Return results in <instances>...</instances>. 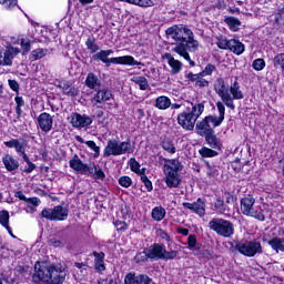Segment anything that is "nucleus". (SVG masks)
Returning a JSON list of instances; mask_svg holds the SVG:
<instances>
[{
    "label": "nucleus",
    "instance_id": "obj_1",
    "mask_svg": "<svg viewBox=\"0 0 284 284\" xmlns=\"http://www.w3.org/2000/svg\"><path fill=\"white\" fill-rule=\"evenodd\" d=\"M166 37L173 42L172 51L182 57L192 68L196 63L190 57V52H197L201 43L194 39V32L185 24H175L166 29Z\"/></svg>",
    "mask_w": 284,
    "mask_h": 284
},
{
    "label": "nucleus",
    "instance_id": "obj_2",
    "mask_svg": "<svg viewBox=\"0 0 284 284\" xmlns=\"http://www.w3.org/2000/svg\"><path fill=\"white\" fill-rule=\"evenodd\" d=\"M214 90L222 100L223 105L230 108V110H235L236 105H234V101H239L243 99V91H241V85L239 84V80L231 83V87L225 85V80L223 78H217L214 82Z\"/></svg>",
    "mask_w": 284,
    "mask_h": 284
},
{
    "label": "nucleus",
    "instance_id": "obj_3",
    "mask_svg": "<svg viewBox=\"0 0 284 284\" xmlns=\"http://www.w3.org/2000/svg\"><path fill=\"white\" fill-rule=\"evenodd\" d=\"M216 108L219 116L207 115L202 121L197 122L195 129L200 136H206L207 134H213L214 128H219L223 121H225V104L221 101L216 102Z\"/></svg>",
    "mask_w": 284,
    "mask_h": 284
},
{
    "label": "nucleus",
    "instance_id": "obj_4",
    "mask_svg": "<svg viewBox=\"0 0 284 284\" xmlns=\"http://www.w3.org/2000/svg\"><path fill=\"white\" fill-rule=\"evenodd\" d=\"M187 112H182L178 115V123L183 130L192 131L199 116L205 112V102H191V110L187 108Z\"/></svg>",
    "mask_w": 284,
    "mask_h": 284
},
{
    "label": "nucleus",
    "instance_id": "obj_5",
    "mask_svg": "<svg viewBox=\"0 0 284 284\" xmlns=\"http://www.w3.org/2000/svg\"><path fill=\"white\" fill-rule=\"evenodd\" d=\"M164 182L168 187H179L181 185V174L183 164L178 159H164Z\"/></svg>",
    "mask_w": 284,
    "mask_h": 284
},
{
    "label": "nucleus",
    "instance_id": "obj_6",
    "mask_svg": "<svg viewBox=\"0 0 284 284\" xmlns=\"http://www.w3.org/2000/svg\"><path fill=\"white\" fill-rule=\"evenodd\" d=\"M113 52L114 51L112 49L101 50L100 52H98L93 55V59H95L98 61H102V63H105L106 68H110L111 63H114L115 65H143V63H141L140 61H136L134 59V57H132V55L108 58Z\"/></svg>",
    "mask_w": 284,
    "mask_h": 284
},
{
    "label": "nucleus",
    "instance_id": "obj_7",
    "mask_svg": "<svg viewBox=\"0 0 284 284\" xmlns=\"http://www.w3.org/2000/svg\"><path fill=\"white\" fill-rule=\"evenodd\" d=\"M240 210L244 216L256 219V221H265L263 209L260 205H256V199L252 195H246L241 199Z\"/></svg>",
    "mask_w": 284,
    "mask_h": 284
},
{
    "label": "nucleus",
    "instance_id": "obj_8",
    "mask_svg": "<svg viewBox=\"0 0 284 284\" xmlns=\"http://www.w3.org/2000/svg\"><path fill=\"white\" fill-rule=\"evenodd\" d=\"M146 254L150 261H174L179 256L178 251H168L165 245L159 243L146 247Z\"/></svg>",
    "mask_w": 284,
    "mask_h": 284
},
{
    "label": "nucleus",
    "instance_id": "obj_9",
    "mask_svg": "<svg viewBox=\"0 0 284 284\" xmlns=\"http://www.w3.org/2000/svg\"><path fill=\"white\" fill-rule=\"evenodd\" d=\"M134 149L132 144L128 141L120 142L118 140H109L103 150V156H121V154H132Z\"/></svg>",
    "mask_w": 284,
    "mask_h": 284
},
{
    "label": "nucleus",
    "instance_id": "obj_10",
    "mask_svg": "<svg viewBox=\"0 0 284 284\" xmlns=\"http://www.w3.org/2000/svg\"><path fill=\"white\" fill-rule=\"evenodd\" d=\"M209 227L212 232H215L217 236H223V239L234 236V223L229 220L214 217L209 222Z\"/></svg>",
    "mask_w": 284,
    "mask_h": 284
},
{
    "label": "nucleus",
    "instance_id": "obj_11",
    "mask_svg": "<svg viewBox=\"0 0 284 284\" xmlns=\"http://www.w3.org/2000/svg\"><path fill=\"white\" fill-rule=\"evenodd\" d=\"M235 250L248 258L256 256V254H263V246L261 245V242L257 241L237 242L235 244Z\"/></svg>",
    "mask_w": 284,
    "mask_h": 284
},
{
    "label": "nucleus",
    "instance_id": "obj_12",
    "mask_svg": "<svg viewBox=\"0 0 284 284\" xmlns=\"http://www.w3.org/2000/svg\"><path fill=\"white\" fill-rule=\"evenodd\" d=\"M41 217L47 221H65L68 219V209L57 205L53 209H43Z\"/></svg>",
    "mask_w": 284,
    "mask_h": 284
},
{
    "label": "nucleus",
    "instance_id": "obj_13",
    "mask_svg": "<svg viewBox=\"0 0 284 284\" xmlns=\"http://www.w3.org/2000/svg\"><path fill=\"white\" fill-rule=\"evenodd\" d=\"M69 165L71 170H74L78 174L84 175L92 174L94 168V163L85 164L77 154L69 161Z\"/></svg>",
    "mask_w": 284,
    "mask_h": 284
},
{
    "label": "nucleus",
    "instance_id": "obj_14",
    "mask_svg": "<svg viewBox=\"0 0 284 284\" xmlns=\"http://www.w3.org/2000/svg\"><path fill=\"white\" fill-rule=\"evenodd\" d=\"M68 121L72 128H75L77 130H83L92 125V118L87 114L81 115L80 113H71Z\"/></svg>",
    "mask_w": 284,
    "mask_h": 284
},
{
    "label": "nucleus",
    "instance_id": "obj_15",
    "mask_svg": "<svg viewBox=\"0 0 284 284\" xmlns=\"http://www.w3.org/2000/svg\"><path fill=\"white\" fill-rule=\"evenodd\" d=\"M111 99H112V91H110L105 87H102L95 90V93L91 98V103L93 108H101L103 103H105L106 101H110Z\"/></svg>",
    "mask_w": 284,
    "mask_h": 284
},
{
    "label": "nucleus",
    "instance_id": "obj_16",
    "mask_svg": "<svg viewBox=\"0 0 284 284\" xmlns=\"http://www.w3.org/2000/svg\"><path fill=\"white\" fill-rule=\"evenodd\" d=\"M182 205L183 207H185L186 210H190L194 214H197L200 216H205V202L201 197H199L193 203L183 202Z\"/></svg>",
    "mask_w": 284,
    "mask_h": 284
},
{
    "label": "nucleus",
    "instance_id": "obj_17",
    "mask_svg": "<svg viewBox=\"0 0 284 284\" xmlns=\"http://www.w3.org/2000/svg\"><path fill=\"white\" fill-rule=\"evenodd\" d=\"M53 123L54 120L48 112H43L38 116V126L42 132H50V130H52Z\"/></svg>",
    "mask_w": 284,
    "mask_h": 284
},
{
    "label": "nucleus",
    "instance_id": "obj_18",
    "mask_svg": "<svg viewBox=\"0 0 284 284\" xmlns=\"http://www.w3.org/2000/svg\"><path fill=\"white\" fill-rule=\"evenodd\" d=\"M55 85L62 90L63 94H67V97H77V94H79V89L73 87L70 81L59 80L55 82Z\"/></svg>",
    "mask_w": 284,
    "mask_h": 284
},
{
    "label": "nucleus",
    "instance_id": "obj_19",
    "mask_svg": "<svg viewBox=\"0 0 284 284\" xmlns=\"http://www.w3.org/2000/svg\"><path fill=\"white\" fill-rule=\"evenodd\" d=\"M163 59L166 61L168 65L171 68V74H179L183 70V62L174 59L171 53H165Z\"/></svg>",
    "mask_w": 284,
    "mask_h": 284
},
{
    "label": "nucleus",
    "instance_id": "obj_20",
    "mask_svg": "<svg viewBox=\"0 0 284 284\" xmlns=\"http://www.w3.org/2000/svg\"><path fill=\"white\" fill-rule=\"evenodd\" d=\"M278 234L283 237H273L268 241L270 247H272L276 254H278V252H284V229H280Z\"/></svg>",
    "mask_w": 284,
    "mask_h": 284
},
{
    "label": "nucleus",
    "instance_id": "obj_21",
    "mask_svg": "<svg viewBox=\"0 0 284 284\" xmlns=\"http://www.w3.org/2000/svg\"><path fill=\"white\" fill-rule=\"evenodd\" d=\"M6 148H14L16 152L24 158L26 154V143L19 141V139H11L10 141L4 142Z\"/></svg>",
    "mask_w": 284,
    "mask_h": 284
},
{
    "label": "nucleus",
    "instance_id": "obj_22",
    "mask_svg": "<svg viewBox=\"0 0 284 284\" xmlns=\"http://www.w3.org/2000/svg\"><path fill=\"white\" fill-rule=\"evenodd\" d=\"M95 272H105V253L93 252Z\"/></svg>",
    "mask_w": 284,
    "mask_h": 284
},
{
    "label": "nucleus",
    "instance_id": "obj_23",
    "mask_svg": "<svg viewBox=\"0 0 284 284\" xmlns=\"http://www.w3.org/2000/svg\"><path fill=\"white\" fill-rule=\"evenodd\" d=\"M2 163L8 172H14L16 170H19V161L13 159L10 154H6L2 158Z\"/></svg>",
    "mask_w": 284,
    "mask_h": 284
},
{
    "label": "nucleus",
    "instance_id": "obj_24",
    "mask_svg": "<svg viewBox=\"0 0 284 284\" xmlns=\"http://www.w3.org/2000/svg\"><path fill=\"white\" fill-rule=\"evenodd\" d=\"M85 85L89 87L90 90H94V92L103 88V85L101 84V80L94 73L88 74L85 79Z\"/></svg>",
    "mask_w": 284,
    "mask_h": 284
},
{
    "label": "nucleus",
    "instance_id": "obj_25",
    "mask_svg": "<svg viewBox=\"0 0 284 284\" xmlns=\"http://www.w3.org/2000/svg\"><path fill=\"white\" fill-rule=\"evenodd\" d=\"M233 54H243L245 52V44L243 42L236 40V39H231L229 40V49Z\"/></svg>",
    "mask_w": 284,
    "mask_h": 284
},
{
    "label": "nucleus",
    "instance_id": "obj_26",
    "mask_svg": "<svg viewBox=\"0 0 284 284\" xmlns=\"http://www.w3.org/2000/svg\"><path fill=\"white\" fill-rule=\"evenodd\" d=\"M75 141H78L79 143H85V145H88V148H90V150L94 152V159H99V155L101 154V148L97 145L95 141H85L81 138V135H77Z\"/></svg>",
    "mask_w": 284,
    "mask_h": 284
},
{
    "label": "nucleus",
    "instance_id": "obj_27",
    "mask_svg": "<svg viewBox=\"0 0 284 284\" xmlns=\"http://www.w3.org/2000/svg\"><path fill=\"white\" fill-rule=\"evenodd\" d=\"M172 105V100L165 95H161L155 100V108L158 110H168Z\"/></svg>",
    "mask_w": 284,
    "mask_h": 284
},
{
    "label": "nucleus",
    "instance_id": "obj_28",
    "mask_svg": "<svg viewBox=\"0 0 284 284\" xmlns=\"http://www.w3.org/2000/svg\"><path fill=\"white\" fill-rule=\"evenodd\" d=\"M204 136L210 148H213V150H221V140L216 138V134H214V132L209 133L207 135H204Z\"/></svg>",
    "mask_w": 284,
    "mask_h": 284
},
{
    "label": "nucleus",
    "instance_id": "obj_29",
    "mask_svg": "<svg viewBox=\"0 0 284 284\" xmlns=\"http://www.w3.org/2000/svg\"><path fill=\"white\" fill-rule=\"evenodd\" d=\"M131 81L135 83V85H139L140 90H148L150 88V83H148V78L136 75L131 78Z\"/></svg>",
    "mask_w": 284,
    "mask_h": 284
},
{
    "label": "nucleus",
    "instance_id": "obj_30",
    "mask_svg": "<svg viewBox=\"0 0 284 284\" xmlns=\"http://www.w3.org/2000/svg\"><path fill=\"white\" fill-rule=\"evenodd\" d=\"M151 216L154 221H163L165 219V209L163 206H155L152 210Z\"/></svg>",
    "mask_w": 284,
    "mask_h": 284
},
{
    "label": "nucleus",
    "instance_id": "obj_31",
    "mask_svg": "<svg viewBox=\"0 0 284 284\" xmlns=\"http://www.w3.org/2000/svg\"><path fill=\"white\" fill-rule=\"evenodd\" d=\"M214 207L216 212H219V214H225V212H230V209L227 207V205L225 204V201H223L221 196H217L214 203Z\"/></svg>",
    "mask_w": 284,
    "mask_h": 284
},
{
    "label": "nucleus",
    "instance_id": "obj_32",
    "mask_svg": "<svg viewBox=\"0 0 284 284\" xmlns=\"http://www.w3.org/2000/svg\"><path fill=\"white\" fill-rule=\"evenodd\" d=\"M129 165L132 172H135V174H140L142 176L145 174V169H141V164L134 159H130Z\"/></svg>",
    "mask_w": 284,
    "mask_h": 284
},
{
    "label": "nucleus",
    "instance_id": "obj_33",
    "mask_svg": "<svg viewBox=\"0 0 284 284\" xmlns=\"http://www.w3.org/2000/svg\"><path fill=\"white\" fill-rule=\"evenodd\" d=\"M0 224L10 232V213L8 211H0Z\"/></svg>",
    "mask_w": 284,
    "mask_h": 284
},
{
    "label": "nucleus",
    "instance_id": "obj_34",
    "mask_svg": "<svg viewBox=\"0 0 284 284\" xmlns=\"http://www.w3.org/2000/svg\"><path fill=\"white\" fill-rule=\"evenodd\" d=\"M126 3H132L133 6H139L140 8H152L154 6V1L152 0H122Z\"/></svg>",
    "mask_w": 284,
    "mask_h": 284
},
{
    "label": "nucleus",
    "instance_id": "obj_35",
    "mask_svg": "<svg viewBox=\"0 0 284 284\" xmlns=\"http://www.w3.org/2000/svg\"><path fill=\"white\" fill-rule=\"evenodd\" d=\"M224 21L229 26L230 30H232L233 32H236V30H239V27L241 26V20L234 17H227L224 19Z\"/></svg>",
    "mask_w": 284,
    "mask_h": 284
},
{
    "label": "nucleus",
    "instance_id": "obj_36",
    "mask_svg": "<svg viewBox=\"0 0 284 284\" xmlns=\"http://www.w3.org/2000/svg\"><path fill=\"white\" fill-rule=\"evenodd\" d=\"M48 54V49H36L31 52L30 59L31 61H39V59H43Z\"/></svg>",
    "mask_w": 284,
    "mask_h": 284
},
{
    "label": "nucleus",
    "instance_id": "obj_37",
    "mask_svg": "<svg viewBox=\"0 0 284 284\" xmlns=\"http://www.w3.org/2000/svg\"><path fill=\"white\" fill-rule=\"evenodd\" d=\"M200 154L201 156H203L204 159H212L214 156H217L219 155V152L212 150V149H209V148H202L200 150Z\"/></svg>",
    "mask_w": 284,
    "mask_h": 284
},
{
    "label": "nucleus",
    "instance_id": "obj_38",
    "mask_svg": "<svg viewBox=\"0 0 284 284\" xmlns=\"http://www.w3.org/2000/svg\"><path fill=\"white\" fill-rule=\"evenodd\" d=\"M85 45L88 48V50H90V52L92 54H94V52H99V44L97 43V41L94 39H88L85 41Z\"/></svg>",
    "mask_w": 284,
    "mask_h": 284
},
{
    "label": "nucleus",
    "instance_id": "obj_39",
    "mask_svg": "<svg viewBox=\"0 0 284 284\" xmlns=\"http://www.w3.org/2000/svg\"><path fill=\"white\" fill-rule=\"evenodd\" d=\"M162 148L165 150V152H169V154H174L176 152V148L174 146V143L172 141H163Z\"/></svg>",
    "mask_w": 284,
    "mask_h": 284
},
{
    "label": "nucleus",
    "instance_id": "obj_40",
    "mask_svg": "<svg viewBox=\"0 0 284 284\" xmlns=\"http://www.w3.org/2000/svg\"><path fill=\"white\" fill-rule=\"evenodd\" d=\"M124 284H139V275L136 273H129L124 277Z\"/></svg>",
    "mask_w": 284,
    "mask_h": 284
},
{
    "label": "nucleus",
    "instance_id": "obj_41",
    "mask_svg": "<svg viewBox=\"0 0 284 284\" xmlns=\"http://www.w3.org/2000/svg\"><path fill=\"white\" fill-rule=\"evenodd\" d=\"M217 48H220V50H229L230 48V40L220 37L217 38V42H216Z\"/></svg>",
    "mask_w": 284,
    "mask_h": 284
},
{
    "label": "nucleus",
    "instance_id": "obj_42",
    "mask_svg": "<svg viewBox=\"0 0 284 284\" xmlns=\"http://www.w3.org/2000/svg\"><path fill=\"white\" fill-rule=\"evenodd\" d=\"M150 256L146 253V248H144L143 252L135 255L134 261L135 263H145V261H149Z\"/></svg>",
    "mask_w": 284,
    "mask_h": 284
},
{
    "label": "nucleus",
    "instance_id": "obj_43",
    "mask_svg": "<svg viewBox=\"0 0 284 284\" xmlns=\"http://www.w3.org/2000/svg\"><path fill=\"white\" fill-rule=\"evenodd\" d=\"M119 185H121V187H130L132 185V179L128 175L120 176Z\"/></svg>",
    "mask_w": 284,
    "mask_h": 284
},
{
    "label": "nucleus",
    "instance_id": "obj_44",
    "mask_svg": "<svg viewBox=\"0 0 284 284\" xmlns=\"http://www.w3.org/2000/svg\"><path fill=\"white\" fill-rule=\"evenodd\" d=\"M92 174H94V179H98L99 181H103V179H105V173L103 172V169L97 168L95 164Z\"/></svg>",
    "mask_w": 284,
    "mask_h": 284
},
{
    "label": "nucleus",
    "instance_id": "obj_45",
    "mask_svg": "<svg viewBox=\"0 0 284 284\" xmlns=\"http://www.w3.org/2000/svg\"><path fill=\"white\" fill-rule=\"evenodd\" d=\"M22 159H23V161L27 162V165H28V168L24 170V172L27 174L34 172V170L37 169V165H34V163H32V161H30V158H28V155H24V158H22Z\"/></svg>",
    "mask_w": 284,
    "mask_h": 284
},
{
    "label": "nucleus",
    "instance_id": "obj_46",
    "mask_svg": "<svg viewBox=\"0 0 284 284\" xmlns=\"http://www.w3.org/2000/svg\"><path fill=\"white\" fill-rule=\"evenodd\" d=\"M140 179H141L142 183H144L148 192H152V190H153L152 181H150V179H148V175H145V173H142V175H140Z\"/></svg>",
    "mask_w": 284,
    "mask_h": 284
},
{
    "label": "nucleus",
    "instance_id": "obj_47",
    "mask_svg": "<svg viewBox=\"0 0 284 284\" xmlns=\"http://www.w3.org/2000/svg\"><path fill=\"white\" fill-rule=\"evenodd\" d=\"M253 68L254 70H256L257 72H261V70H263L265 68V60L263 59H256L253 61Z\"/></svg>",
    "mask_w": 284,
    "mask_h": 284
},
{
    "label": "nucleus",
    "instance_id": "obj_48",
    "mask_svg": "<svg viewBox=\"0 0 284 284\" xmlns=\"http://www.w3.org/2000/svg\"><path fill=\"white\" fill-rule=\"evenodd\" d=\"M138 284H154V281L145 274H140Z\"/></svg>",
    "mask_w": 284,
    "mask_h": 284
},
{
    "label": "nucleus",
    "instance_id": "obj_49",
    "mask_svg": "<svg viewBox=\"0 0 284 284\" xmlns=\"http://www.w3.org/2000/svg\"><path fill=\"white\" fill-rule=\"evenodd\" d=\"M0 3L7 9L12 10L17 6V0H0Z\"/></svg>",
    "mask_w": 284,
    "mask_h": 284
},
{
    "label": "nucleus",
    "instance_id": "obj_50",
    "mask_svg": "<svg viewBox=\"0 0 284 284\" xmlns=\"http://www.w3.org/2000/svg\"><path fill=\"white\" fill-rule=\"evenodd\" d=\"M214 70H216V65L207 64L202 72V77H210V74H212V72H214Z\"/></svg>",
    "mask_w": 284,
    "mask_h": 284
},
{
    "label": "nucleus",
    "instance_id": "obj_51",
    "mask_svg": "<svg viewBox=\"0 0 284 284\" xmlns=\"http://www.w3.org/2000/svg\"><path fill=\"white\" fill-rule=\"evenodd\" d=\"M26 203H29V205H33L34 207H39V205H41V200L39 197H29L26 200Z\"/></svg>",
    "mask_w": 284,
    "mask_h": 284
},
{
    "label": "nucleus",
    "instance_id": "obj_52",
    "mask_svg": "<svg viewBox=\"0 0 284 284\" xmlns=\"http://www.w3.org/2000/svg\"><path fill=\"white\" fill-rule=\"evenodd\" d=\"M187 246L189 250H193V247H196V235H190L187 237Z\"/></svg>",
    "mask_w": 284,
    "mask_h": 284
},
{
    "label": "nucleus",
    "instance_id": "obj_53",
    "mask_svg": "<svg viewBox=\"0 0 284 284\" xmlns=\"http://www.w3.org/2000/svg\"><path fill=\"white\" fill-rule=\"evenodd\" d=\"M196 88H207L210 85V82L202 77L199 78V80L195 82Z\"/></svg>",
    "mask_w": 284,
    "mask_h": 284
},
{
    "label": "nucleus",
    "instance_id": "obj_54",
    "mask_svg": "<svg viewBox=\"0 0 284 284\" xmlns=\"http://www.w3.org/2000/svg\"><path fill=\"white\" fill-rule=\"evenodd\" d=\"M200 77H203V74L202 73L194 74L192 72L186 74V79H190V81H192L193 83H196V81L199 80Z\"/></svg>",
    "mask_w": 284,
    "mask_h": 284
},
{
    "label": "nucleus",
    "instance_id": "obj_55",
    "mask_svg": "<svg viewBox=\"0 0 284 284\" xmlns=\"http://www.w3.org/2000/svg\"><path fill=\"white\" fill-rule=\"evenodd\" d=\"M9 88H11L13 92H19V82H17V80H9Z\"/></svg>",
    "mask_w": 284,
    "mask_h": 284
},
{
    "label": "nucleus",
    "instance_id": "obj_56",
    "mask_svg": "<svg viewBox=\"0 0 284 284\" xmlns=\"http://www.w3.org/2000/svg\"><path fill=\"white\" fill-rule=\"evenodd\" d=\"M50 245H52L53 247H63V242H61V240H57V239H51L49 241Z\"/></svg>",
    "mask_w": 284,
    "mask_h": 284
},
{
    "label": "nucleus",
    "instance_id": "obj_57",
    "mask_svg": "<svg viewBox=\"0 0 284 284\" xmlns=\"http://www.w3.org/2000/svg\"><path fill=\"white\" fill-rule=\"evenodd\" d=\"M21 47L24 50V52H28L31 48L30 41H26V39H21Z\"/></svg>",
    "mask_w": 284,
    "mask_h": 284
},
{
    "label": "nucleus",
    "instance_id": "obj_58",
    "mask_svg": "<svg viewBox=\"0 0 284 284\" xmlns=\"http://www.w3.org/2000/svg\"><path fill=\"white\" fill-rule=\"evenodd\" d=\"M14 101L17 103V108H23V105H26V101H23V98L21 97H16Z\"/></svg>",
    "mask_w": 284,
    "mask_h": 284
},
{
    "label": "nucleus",
    "instance_id": "obj_59",
    "mask_svg": "<svg viewBox=\"0 0 284 284\" xmlns=\"http://www.w3.org/2000/svg\"><path fill=\"white\" fill-rule=\"evenodd\" d=\"M14 196H16V199H19L20 201H24L26 202L28 200V197H26V195L21 191H17L14 193Z\"/></svg>",
    "mask_w": 284,
    "mask_h": 284
},
{
    "label": "nucleus",
    "instance_id": "obj_60",
    "mask_svg": "<svg viewBox=\"0 0 284 284\" xmlns=\"http://www.w3.org/2000/svg\"><path fill=\"white\" fill-rule=\"evenodd\" d=\"M159 236L162 237L164 241H170V235L163 230L159 231Z\"/></svg>",
    "mask_w": 284,
    "mask_h": 284
},
{
    "label": "nucleus",
    "instance_id": "obj_61",
    "mask_svg": "<svg viewBox=\"0 0 284 284\" xmlns=\"http://www.w3.org/2000/svg\"><path fill=\"white\" fill-rule=\"evenodd\" d=\"M98 284H116V283H114V280H108V278H100L99 281H98Z\"/></svg>",
    "mask_w": 284,
    "mask_h": 284
},
{
    "label": "nucleus",
    "instance_id": "obj_62",
    "mask_svg": "<svg viewBox=\"0 0 284 284\" xmlns=\"http://www.w3.org/2000/svg\"><path fill=\"white\" fill-rule=\"evenodd\" d=\"M103 116H104V113L102 110H97L93 113V119H103Z\"/></svg>",
    "mask_w": 284,
    "mask_h": 284
},
{
    "label": "nucleus",
    "instance_id": "obj_63",
    "mask_svg": "<svg viewBox=\"0 0 284 284\" xmlns=\"http://www.w3.org/2000/svg\"><path fill=\"white\" fill-rule=\"evenodd\" d=\"M178 234H182V236H187V234H190V230L183 229V227H179L178 229Z\"/></svg>",
    "mask_w": 284,
    "mask_h": 284
},
{
    "label": "nucleus",
    "instance_id": "obj_64",
    "mask_svg": "<svg viewBox=\"0 0 284 284\" xmlns=\"http://www.w3.org/2000/svg\"><path fill=\"white\" fill-rule=\"evenodd\" d=\"M27 212H37V206H34L32 204H28L27 205Z\"/></svg>",
    "mask_w": 284,
    "mask_h": 284
}]
</instances>
